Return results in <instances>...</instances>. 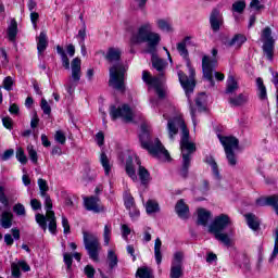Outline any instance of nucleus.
<instances>
[{"mask_svg": "<svg viewBox=\"0 0 278 278\" xmlns=\"http://www.w3.org/2000/svg\"><path fill=\"white\" fill-rule=\"evenodd\" d=\"M147 43V53L152 55V66L160 76H151L148 71L142 72V81L154 88L159 99H164L166 89L164 88V68H166V62L157 58V47L162 42V35L157 31H153V24L151 22H143L137 28L130 30V45Z\"/></svg>", "mask_w": 278, "mask_h": 278, "instance_id": "nucleus-1", "label": "nucleus"}, {"mask_svg": "<svg viewBox=\"0 0 278 278\" xmlns=\"http://www.w3.org/2000/svg\"><path fill=\"white\" fill-rule=\"evenodd\" d=\"M176 115L177 109L173 105H168L166 111L163 112V118L168 121L167 129L170 140H173V136H176L178 129H181L180 151L182 155V167L180 169V175L181 177H188L192 153L197 151V146L194 142L190 141V131L188 130V127H186L184 117Z\"/></svg>", "mask_w": 278, "mask_h": 278, "instance_id": "nucleus-2", "label": "nucleus"}, {"mask_svg": "<svg viewBox=\"0 0 278 278\" xmlns=\"http://www.w3.org/2000/svg\"><path fill=\"white\" fill-rule=\"evenodd\" d=\"M187 42H190V37H185L182 41L177 43V51L179 55H181V58H185V60H187L189 77L186 74H184V72L179 71L178 79L188 99L193 128L197 129V124L199 123L197 121V114L200 112H204L205 110V93H200L198 96V98L195 99V105L198 110L194 109V106H192V100L190 99V97L192 96V92H194V88L197 86V81L194 80L195 72L193 66L190 64V60L188 59V49L186 48Z\"/></svg>", "mask_w": 278, "mask_h": 278, "instance_id": "nucleus-3", "label": "nucleus"}, {"mask_svg": "<svg viewBox=\"0 0 278 278\" xmlns=\"http://www.w3.org/2000/svg\"><path fill=\"white\" fill-rule=\"evenodd\" d=\"M37 184L39 186L40 197L45 199L46 216L43 214H37L36 223L47 231L48 220V229L52 236H55V233H58V222L55 220V213L53 212V202L51 201V197L47 193L49 192V184L42 178H39Z\"/></svg>", "mask_w": 278, "mask_h": 278, "instance_id": "nucleus-4", "label": "nucleus"}, {"mask_svg": "<svg viewBox=\"0 0 278 278\" xmlns=\"http://www.w3.org/2000/svg\"><path fill=\"white\" fill-rule=\"evenodd\" d=\"M139 140L141 142L142 149L149 151L150 155L156 157V160H161V162H168L170 160V154L168 153V150L164 148L160 139L151 140V135L149 134V126H147V124L141 125Z\"/></svg>", "mask_w": 278, "mask_h": 278, "instance_id": "nucleus-5", "label": "nucleus"}, {"mask_svg": "<svg viewBox=\"0 0 278 278\" xmlns=\"http://www.w3.org/2000/svg\"><path fill=\"white\" fill-rule=\"evenodd\" d=\"M231 225V219L228 215L222 214L214 218L208 227L210 233H213L215 240L222 242L225 247H231L233 238V228H230L229 232H223L227 227Z\"/></svg>", "mask_w": 278, "mask_h": 278, "instance_id": "nucleus-6", "label": "nucleus"}, {"mask_svg": "<svg viewBox=\"0 0 278 278\" xmlns=\"http://www.w3.org/2000/svg\"><path fill=\"white\" fill-rule=\"evenodd\" d=\"M125 73L127 67L116 64L110 68V80L109 85L119 92H125Z\"/></svg>", "mask_w": 278, "mask_h": 278, "instance_id": "nucleus-7", "label": "nucleus"}, {"mask_svg": "<svg viewBox=\"0 0 278 278\" xmlns=\"http://www.w3.org/2000/svg\"><path fill=\"white\" fill-rule=\"evenodd\" d=\"M72 75L65 84V89L68 94H73L81 79V59L75 58L71 63Z\"/></svg>", "mask_w": 278, "mask_h": 278, "instance_id": "nucleus-8", "label": "nucleus"}, {"mask_svg": "<svg viewBox=\"0 0 278 278\" xmlns=\"http://www.w3.org/2000/svg\"><path fill=\"white\" fill-rule=\"evenodd\" d=\"M261 41L263 42V53L269 62L275 58V38H273V29L265 27L261 31Z\"/></svg>", "mask_w": 278, "mask_h": 278, "instance_id": "nucleus-9", "label": "nucleus"}, {"mask_svg": "<svg viewBox=\"0 0 278 278\" xmlns=\"http://www.w3.org/2000/svg\"><path fill=\"white\" fill-rule=\"evenodd\" d=\"M112 121L121 118L124 123H131L134 121V109L129 104L111 105L109 112Z\"/></svg>", "mask_w": 278, "mask_h": 278, "instance_id": "nucleus-10", "label": "nucleus"}, {"mask_svg": "<svg viewBox=\"0 0 278 278\" xmlns=\"http://www.w3.org/2000/svg\"><path fill=\"white\" fill-rule=\"evenodd\" d=\"M217 138L220 144H223L225 149L226 157L228 160L229 165L236 166L237 161H236V154L233 153V151L238 149V144H239L238 139L235 137H224L220 135H217Z\"/></svg>", "mask_w": 278, "mask_h": 278, "instance_id": "nucleus-11", "label": "nucleus"}, {"mask_svg": "<svg viewBox=\"0 0 278 278\" xmlns=\"http://www.w3.org/2000/svg\"><path fill=\"white\" fill-rule=\"evenodd\" d=\"M211 53L214 59H210L208 55H204L202 59V71L203 76L207 79L211 86H214V68L218 64V61H216V56L218 55V49L213 48Z\"/></svg>", "mask_w": 278, "mask_h": 278, "instance_id": "nucleus-12", "label": "nucleus"}, {"mask_svg": "<svg viewBox=\"0 0 278 278\" xmlns=\"http://www.w3.org/2000/svg\"><path fill=\"white\" fill-rule=\"evenodd\" d=\"M0 203L7 208L1 214V227H3V229H10V227H12L14 215L12 214V211H10V200H8V195H5V188H3V186H0Z\"/></svg>", "mask_w": 278, "mask_h": 278, "instance_id": "nucleus-13", "label": "nucleus"}, {"mask_svg": "<svg viewBox=\"0 0 278 278\" xmlns=\"http://www.w3.org/2000/svg\"><path fill=\"white\" fill-rule=\"evenodd\" d=\"M84 244L85 249L89 253V257L93 260V262L99 261V238L97 235L84 231Z\"/></svg>", "mask_w": 278, "mask_h": 278, "instance_id": "nucleus-14", "label": "nucleus"}, {"mask_svg": "<svg viewBox=\"0 0 278 278\" xmlns=\"http://www.w3.org/2000/svg\"><path fill=\"white\" fill-rule=\"evenodd\" d=\"M184 277V252H175L170 265L169 278Z\"/></svg>", "mask_w": 278, "mask_h": 278, "instance_id": "nucleus-15", "label": "nucleus"}, {"mask_svg": "<svg viewBox=\"0 0 278 278\" xmlns=\"http://www.w3.org/2000/svg\"><path fill=\"white\" fill-rule=\"evenodd\" d=\"M84 206L88 212H93V214H99L105 212L103 205H101V200L97 197H85Z\"/></svg>", "mask_w": 278, "mask_h": 278, "instance_id": "nucleus-16", "label": "nucleus"}, {"mask_svg": "<svg viewBox=\"0 0 278 278\" xmlns=\"http://www.w3.org/2000/svg\"><path fill=\"white\" fill-rule=\"evenodd\" d=\"M154 25H156L160 31H166L167 34L175 31L173 28V22L168 17H156L154 20Z\"/></svg>", "mask_w": 278, "mask_h": 278, "instance_id": "nucleus-17", "label": "nucleus"}, {"mask_svg": "<svg viewBox=\"0 0 278 278\" xmlns=\"http://www.w3.org/2000/svg\"><path fill=\"white\" fill-rule=\"evenodd\" d=\"M210 23L213 31H218L220 29V25H223V15L220 11L214 9L211 13Z\"/></svg>", "mask_w": 278, "mask_h": 278, "instance_id": "nucleus-18", "label": "nucleus"}, {"mask_svg": "<svg viewBox=\"0 0 278 278\" xmlns=\"http://www.w3.org/2000/svg\"><path fill=\"white\" fill-rule=\"evenodd\" d=\"M244 42H247V36L242 34H237L230 40L225 42V47L227 48L233 47L235 49H240V47H242Z\"/></svg>", "mask_w": 278, "mask_h": 278, "instance_id": "nucleus-19", "label": "nucleus"}, {"mask_svg": "<svg viewBox=\"0 0 278 278\" xmlns=\"http://www.w3.org/2000/svg\"><path fill=\"white\" fill-rule=\"evenodd\" d=\"M256 205H261V206L270 205L271 207H274L276 214L278 215V195L261 198L256 200Z\"/></svg>", "mask_w": 278, "mask_h": 278, "instance_id": "nucleus-20", "label": "nucleus"}, {"mask_svg": "<svg viewBox=\"0 0 278 278\" xmlns=\"http://www.w3.org/2000/svg\"><path fill=\"white\" fill-rule=\"evenodd\" d=\"M212 219V213L205 208H198V225L207 227V224Z\"/></svg>", "mask_w": 278, "mask_h": 278, "instance_id": "nucleus-21", "label": "nucleus"}, {"mask_svg": "<svg viewBox=\"0 0 278 278\" xmlns=\"http://www.w3.org/2000/svg\"><path fill=\"white\" fill-rule=\"evenodd\" d=\"M47 47H49V39L47 38V33L41 31L37 39V51L39 55H42L45 51H47Z\"/></svg>", "mask_w": 278, "mask_h": 278, "instance_id": "nucleus-22", "label": "nucleus"}, {"mask_svg": "<svg viewBox=\"0 0 278 278\" xmlns=\"http://www.w3.org/2000/svg\"><path fill=\"white\" fill-rule=\"evenodd\" d=\"M100 164L104 170L105 177H110V174L112 173V163H110V157H108L105 152H101L100 154Z\"/></svg>", "mask_w": 278, "mask_h": 278, "instance_id": "nucleus-23", "label": "nucleus"}, {"mask_svg": "<svg viewBox=\"0 0 278 278\" xmlns=\"http://www.w3.org/2000/svg\"><path fill=\"white\" fill-rule=\"evenodd\" d=\"M238 88H240V86L238 85V80H236V77H233V75H229L227 78V81H226L225 93L233 94V92H236V90H238Z\"/></svg>", "mask_w": 278, "mask_h": 278, "instance_id": "nucleus-24", "label": "nucleus"}, {"mask_svg": "<svg viewBox=\"0 0 278 278\" xmlns=\"http://www.w3.org/2000/svg\"><path fill=\"white\" fill-rule=\"evenodd\" d=\"M247 94L239 93L238 96H230L228 99V103L232 105V108H238L240 105H244L248 101Z\"/></svg>", "mask_w": 278, "mask_h": 278, "instance_id": "nucleus-25", "label": "nucleus"}, {"mask_svg": "<svg viewBox=\"0 0 278 278\" xmlns=\"http://www.w3.org/2000/svg\"><path fill=\"white\" fill-rule=\"evenodd\" d=\"M257 97L261 101H268V93L266 91V86H264V80L262 78H256Z\"/></svg>", "mask_w": 278, "mask_h": 278, "instance_id": "nucleus-26", "label": "nucleus"}, {"mask_svg": "<svg viewBox=\"0 0 278 278\" xmlns=\"http://www.w3.org/2000/svg\"><path fill=\"white\" fill-rule=\"evenodd\" d=\"M56 53L61 58L62 66L65 71H71V61L68 60V55H66V51L62 46H56Z\"/></svg>", "mask_w": 278, "mask_h": 278, "instance_id": "nucleus-27", "label": "nucleus"}, {"mask_svg": "<svg viewBox=\"0 0 278 278\" xmlns=\"http://www.w3.org/2000/svg\"><path fill=\"white\" fill-rule=\"evenodd\" d=\"M175 210L179 218H188V214H190V208H188L184 200L177 202Z\"/></svg>", "mask_w": 278, "mask_h": 278, "instance_id": "nucleus-28", "label": "nucleus"}, {"mask_svg": "<svg viewBox=\"0 0 278 278\" xmlns=\"http://www.w3.org/2000/svg\"><path fill=\"white\" fill-rule=\"evenodd\" d=\"M122 53L123 52L118 48H109L105 58L108 62H118Z\"/></svg>", "mask_w": 278, "mask_h": 278, "instance_id": "nucleus-29", "label": "nucleus"}, {"mask_svg": "<svg viewBox=\"0 0 278 278\" xmlns=\"http://www.w3.org/2000/svg\"><path fill=\"white\" fill-rule=\"evenodd\" d=\"M245 220L250 229H252L253 231H257V229H260V218H257V216H255L254 214H247Z\"/></svg>", "mask_w": 278, "mask_h": 278, "instance_id": "nucleus-30", "label": "nucleus"}, {"mask_svg": "<svg viewBox=\"0 0 278 278\" xmlns=\"http://www.w3.org/2000/svg\"><path fill=\"white\" fill-rule=\"evenodd\" d=\"M154 257L157 266H160L162 264V240L160 238H156L154 242Z\"/></svg>", "mask_w": 278, "mask_h": 278, "instance_id": "nucleus-31", "label": "nucleus"}, {"mask_svg": "<svg viewBox=\"0 0 278 278\" xmlns=\"http://www.w3.org/2000/svg\"><path fill=\"white\" fill-rule=\"evenodd\" d=\"M18 34V24L13 20L11 21V24L8 28V38L11 42H14L16 40V36Z\"/></svg>", "mask_w": 278, "mask_h": 278, "instance_id": "nucleus-32", "label": "nucleus"}, {"mask_svg": "<svg viewBox=\"0 0 278 278\" xmlns=\"http://www.w3.org/2000/svg\"><path fill=\"white\" fill-rule=\"evenodd\" d=\"M106 260H108L109 268L111 270H113V268H116V266H118V256L116 255V252H114V250L108 251Z\"/></svg>", "mask_w": 278, "mask_h": 278, "instance_id": "nucleus-33", "label": "nucleus"}, {"mask_svg": "<svg viewBox=\"0 0 278 278\" xmlns=\"http://www.w3.org/2000/svg\"><path fill=\"white\" fill-rule=\"evenodd\" d=\"M237 266L242 270L249 271L251 270V261L247 255L242 254L238 257Z\"/></svg>", "mask_w": 278, "mask_h": 278, "instance_id": "nucleus-34", "label": "nucleus"}, {"mask_svg": "<svg viewBox=\"0 0 278 278\" xmlns=\"http://www.w3.org/2000/svg\"><path fill=\"white\" fill-rule=\"evenodd\" d=\"M139 179L143 186H147L149 181H151V174H149V170L144 168L143 166L139 165V170H138Z\"/></svg>", "mask_w": 278, "mask_h": 278, "instance_id": "nucleus-35", "label": "nucleus"}, {"mask_svg": "<svg viewBox=\"0 0 278 278\" xmlns=\"http://www.w3.org/2000/svg\"><path fill=\"white\" fill-rule=\"evenodd\" d=\"M146 212L147 214H155L160 212V204L155 200H148L146 203Z\"/></svg>", "mask_w": 278, "mask_h": 278, "instance_id": "nucleus-36", "label": "nucleus"}, {"mask_svg": "<svg viewBox=\"0 0 278 278\" xmlns=\"http://www.w3.org/2000/svg\"><path fill=\"white\" fill-rule=\"evenodd\" d=\"M206 164H210L215 179L217 180L220 179V172H218V164H216V161L214 160V157L207 156Z\"/></svg>", "mask_w": 278, "mask_h": 278, "instance_id": "nucleus-37", "label": "nucleus"}, {"mask_svg": "<svg viewBox=\"0 0 278 278\" xmlns=\"http://www.w3.org/2000/svg\"><path fill=\"white\" fill-rule=\"evenodd\" d=\"M136 277L139 278H154L153 270L149 267H139L136 273Z\"/></svg>", "mask_w": 278, "mask_h": 278, "instance_id": "nucleus-38", "label": "nucleus"}, {"mask_svg": "<svg viewBox=\"0 0 278 278\" xmlns=\"http://www.w3.org/2000/svg\"><path fill=\"white\" fill-rule=\"evenodd\" d=\"M103 239H104V247H109L110 240H112V224H106L104 226Z\"/></svg>", "mask_w": 278, "mask_h": 278, "instance_id": "nucleus-39", "label": "nucleus"}, {"mask_svg": "<svg viewBox=\"0 0 278 278\" xmlns=\"http://www.w3.org/2000/svg\"><path fill=\"white\" fill-rule=\"evenodd\" d=\"M245 8H247V2L244 0H238L235 3H232V12L237 14H242Z\"/></svg>", "mask_w": 278, "mask_h": 278, "instance_id": "nucleus-40", "label": "nucleus"}, {"mask_svg": "<svg viewBox=\"0 0 278 278\" xmlns=\"http://www.w3.org/2000/svg\"><path fill=\"white\" fill-rule=\"evenodd\" d=\"M124 204L126 210H134L136 207V202L134 201V197L131 194L125 193L124 194Z\"/></svg>", "mask_w": 278, "mask_h": 278, "instance_id": "nucleus-41", "label": "nucleus"}, {"mask_svg": "<svg viewBox=\"0 0 278 278\" xmlns=\"http://www.w3.org/2000/svg\"><path fill=\"white\" fill-rule=\"evenodd\" d=\"M121 231H122V238L126 242H129V236L131 233V228H129V225L127 224H122L121 225Z\"/></svg>", "mask_w": 278, "mask_h": 278, "instance_id": "nucleus-42", "label": "nucleus"}, {"mask_svg": "<svg viewBox=\"0 0 278 278\" xmlns=\"http://www.w3.org/2000/svg\"><path fill=\"white\" fill-rule=\"evenodd\" d=\"M27 151H28L30 162H33V164H38V152H36V150L31 144L27 146Z\"/></svg>", "mask_w": 278, "mask_h": 278, "instance_id": "nucleus-43", "label": "nucleus"}, {"mask_svg": "<svg viewBox=\"0 0 278 278\" xmlns=\"http://www.w3.org/2000/svg\"><path fill=\"white\" fill-rule=\"evenodd\" d=\"M54 140L59 144H66V134L62 130H56L54 134Z\"/></svg>", "mask_w": 278, "mask_h": 278, "instance_id": "nucleus-44", "label": "nucleus"}, {"mask_svg": "<svg viewBox=\"0 0 278 278\" xmlns=\"http://www.w3.org/2000/svg\"><path fill=\"white\" fill-rule=\"evenodd\" d=\"M16 160L23 165L27 164V155H25V151L23 150V148H18L16 150Z\"/></svg>", "mask_w": 278, "mask_h": 278, "instance_id": "nucleus-45", "label": "nucleus"}, {"mask_svg": "<svg viewBox=\"0 0 278 278\" xmlns=\"http://www.w3.org/2000/svg\"><path fill=\"white\" fill-rule=\"evenodd\" d=\"M40 108H41L43 114H46L47 116H49V114H51V105H49V102L47 101V99H45V98L41 99Z\"/></svg>", "mask_w": 278, "mask_h": 278, "instance_id": "nucleus-46", "label": "nucleus"}, {"mask_svg": "<svg viewBox=\"0 0 278 278\" xmlns=\"http://www.w3.org/2000/svg\"><path fill=\"white\" fill-rule=\"evenodd\" d=\"M277 256H278V228L275 231V245H274V251L271 253L269 262H273V260H275V257Z\"/></svg>", "mask_w": 278, "mask_h": 278, "instance_id": "nucleus-47", "label": "nucleus"}, {"mask_svg": "<svg viewBox=\"0 0 278 278\" xmlns=\"http://www.w3.org/2000/svg\"><path fill=\"white\" fill-rule=\"evenodd\" d=\"M13 212L16 214V216H25V205L22 203H17L13 206Z\"/></svg>", "mask_w": 278, "mask_h": 278, "instance_id": "nucleus-48", "label": "nucleus"}, {"mask_svg": "<svg viewBox=\"0 0 278 278\" xmlns=\"http://www.w3.org/2000/svg\"><path fill=\"white\" fill-rule=\"evenodd\" d=\"M13 86H14V79L12 78V76H7L3 79V88H4V90H8L10 92V90H12Z\"/></svg>", "mask_w": 278, "mask_h": 278, "instance_id": "nucleus-49", "label": "nucleus"}, {"mask_svg": "<svg viewBox=\"0 0 278 278\" xmlns=\"http://www.w3.org/2000/svg\"><path fill=\"white\" fill-rule=\"evenodd\" d=\"M126 173L134 181L138 179V177L136 176V169L134 168V165H131L130 163L126 164Z\"/></svg>", "mask_w": 278, "mask_h": 278, "instance_id": "nucleus-50", "label": "nucleus"}, {"mask_svg": "<svg viewBox=\"0 0 278 278\" xmlns=\"http://www.w3.org/2000/svg\"><path fill=\"white\" fill-rule=\"evenodd\" d=\"M64 264L67 266V270H71L73 266V254L64 253L63 254Z\"/></svg>", "mask_w": 278, "mask_h": 278, "instance_id": "nucleus-51", "label": "nucleus"}, {"mask_svg": "<svg viewBox=\"0 0 278 278\" xmlns=\"http://www.w3.org/2000/svg\"><path fill=\"white\" fill-rule=\"evenodd\" d=\"M62 227H63V233L65 236L71 233V224L68 223V218H66V216H62Z\"/></svg>", "mask_w": 278, "mask_h": 278, "instance_id": "nucleus-52", "label": "nucleus"}, {"mask_svg": "<svg viewBox=\"0 0 278 278\" xmlns=\"http://www.w3.org/2000/svg\"><path fill=\"white\" fill-rule=\"evenodd\" d=\"M11 273L13 277H21V266L18 265V263L11 264Z\"/></svg>", "mask_w": 278, "mask_h": 278, "instance_id": "nucleus-53", "label": "nucleus"}, {"mask_svg": "<svg viewBox=\"0 0 278 278\" xmlns=\"http://www.w3.org/2000/svg\"><path fill=\"white\" fill-rule=\"evenodd\" d=\"M273 84L276 88V108L278 112V73H273Z\"/></svg>", "mask_w": 278, "mask_h": 278, "instance_id": "nucleus-54", "label": "nucleus"}, {"mask_svg": "<svg viewBox=\"0 0 278 278\" xmlns=\"http://www.w3.org/2000/svg\"><path fill=\"white\" fill-rule=\"evenodd\" d=\"M96 142L98 144V147H103L104 142H105V135H103V132H98L96 135Z\"/></svg>", "mask_w": 278, "mask_h": 278, "instance_id": "nucleus-55", "label": "nucleus"}, {"mask_svg": "<svg viewBox=\"0 0 278 278\" xmlns=\"http://www.w3.org/2000/svg\"><path fill=\"white\" fill-rule=\"evenodd\" d=\"M94 267H92V265H87L85 267V275L88 277V278H94Z\"/></svg>", "mask_w": 278, "mask_h": 278, "instance_id": "nucleus-56", "label": "nucleus"}, {"mask_svg": "<svg viewBox=\"0 0 278 278\" xmlns=\"http://www.w3.org/2000/svg\"><path fill=\"white\" fill-rule=\"evenodd\" d=\"M12 155H14V150L13 149L5 150L3 152V154L1 155V160L3 162H8V160H10V157H12Z\"/></svg>", "mask_w": 278, "mask_h": 278, "instance_id": "nucleus-57", "label": "nucleus"}, {"mask_svg": "<svg viewBox=\"0 0 278 278\" xmlns=\"http://www.w3.org/2000/svg\"><path fill=\"white\" fill-rule=\"evenodd\" d=\"M23 176H22V182L24 186L28 187L31 186V178H29V175H27V172L23 169Z\"/></svg>", "mask_w": 278, "mask_h": 278, "instance_id": "nucleus-58", "label": "nucleus"}, {"mask_svg": "<svg viewBox=\"0 0 278 278\" xmlns=\"http://www.w3.org/2000/svg\"><path fill=\"white\" fill-rule=\"evenodd\" d=\"M30 207L36 212L37 210H41L42 204L40 201H38V199H33L30 200Z\"/></svg>", "mask_w": 278, "mask_h": 278, "instance_id": "nucleus-59", "label": "nucleus"}, {"mask_svg": "<svg viewBox=\"0 0 278 278\" xmlns=\"http://www.w3.org/2000/svg\"><path fill=\"white\" fill-rule=\"evenodd\" d=\"M17 264L24 273H29V270H31V267H29V264L25 261H18Z\"/></svg>", "mask_w": 278, "mask_h": 278, "instance_id": "nucleus-60", "label": "nucleus"}, {"mask_svg": "<svg viewBox=\"0 0 278 278\" xmlns=\"http://www.w3.org/2000/svg\"><path fill=\"white\" fill-rule=\"evenodd\" d=\"M39 14L38 13H36V12H31L30 13V21H31V24H33V26H34V29H36V27H38V18H39Z\"/></svg>", "mask_w": 278, "mask_h": 278, "instance_id": "nucleus-61", "label": "nucleus"}, {"mask_svg": "<svg viewBox=\"0 0 278 278\" xmlns=\"http://www.w3.org/2000/svg\"><path fill=\"white\" fill-rule=\"evenodd\" d=\"M250 8H252L253 10H262V8H264V4H262L260 0H252L250 3Z\"/></svg>", "mask_w": 278, "mask_h": 278, "instance_id": "nucleus-62", "label": "nucleus"}, {"mask_svg": "<svg viewBox=\"0 0 278 278\" xmlns=\"http://www.w3.org/2000/svg\"><path fill=\"white\" fill-rule=\"evenodd\" d=\"M0 55H1V62L2 64H8V52H5V49L1 48L0 49Z\"/></svg>", "mask_w": 278, "mask_h": 278, "instance_id": "nucleus-63", "label": "nucleus"}, {"mask_svg": "<svg viewBox=\"0 0 278 278\" xmlns=\"http://www.w3.org/2000/svg\"><path fill=\"white\" fill-rule=\"evenodd\" d=\"M2 123H3V126H4L7 129H12V118H10V117H3V118H2Z\"/></svg>", "mask_w": 278, "mask_h": 278, "instance_id": "nucleus-64", "label": "nucleus"}]
</instances>
